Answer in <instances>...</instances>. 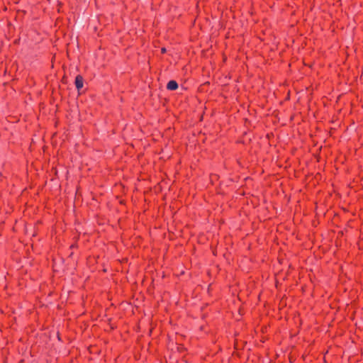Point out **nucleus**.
I'll list each match as a JSON object with an SVG mask.
<instances>
[{
    "label": "nucleus",
    "instance_id": "nucleus-1",
    "mask_svg": "<svg viewBox=\"0 0 363 363\" xmlns=\"http://www.w3.org/2000/svg\"><path fill=\"white\" fill-rule=\"evenodd\" d=\"M75 86L78 90L83 87V78L82 76L78 75L75 78Z\"/></svg>",
    "mask_w": 363,
    "mask_h": 363
},
{
    "label": "nucleus",
    "instance_id": "nucleus-2",
    "mask_svg": "<svg viewBox=\"0 0 363 363\" xmlns=\"http://www.w3.org/2000/svg\"><path fill=\"white\" fill-rule=\"evenodd\" d=\"M167 88L169 90H176L178 88V84L174 80H171L168 82Z\"/></svg>",
    "mask_w": 363,
    "mask_h": 363
},
{
    "label": "nucleus",
    "instance_id": "nucleus-3",
    "mask_svg": "<svg viewBox=\"0 0 363 363\" xmlns=\"http://www.w3.org/2000/svg\"><path fill=\"white\" fill-rule=\"evenodd\" d=\"M166 52V49L164 48H162V52Z\"/></svg>",
    "mask_w": 363,
    "mask_h": 363
}]
</instances>
